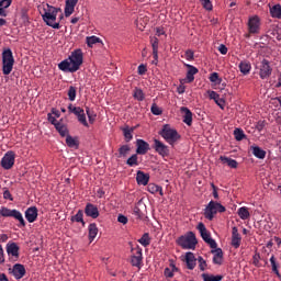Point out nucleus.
<instances>
[{
    "mask_svg": "<svg viewBox=\"0 0 281 281\" xmlns=\"http://www.w3.org/2000/svg\"><path fill=\"white\" fill-rule=\"evenodd\" d=\"M186 262L187 269L193 271L194 267H196V257H194V252H187L186 254Z\"/></svg>",
    "mask_w": 281,
    "mask_h": 281,
    "instance_id": "nucleus-22",
    "label": "nucleus"
},
{
    "mask_svg": "<svg viewBox=\"0 0 281 281\" xmlns=\"http://www.w3.org/2000/svg\"><path fill=\"white\" fill-rule=\"evenodd\" d=\"M150 150V144H148L144 139H137L136 140V154L137 155H146Z\"/></svg>",
    "mask_w": 281,
    "mask_h": 281,
    "instance_id": "nucleus-14",
    "label": "nucleus"
},
{
    "mask_svg": "<svg viewBox=\"0 0 281 281\" xmlns=\"http://www.w3.org/2000/svg\"><path fill=\"white\" fill-rule=\"evenodd\" d=\"M220 160L222 161V164H226V166L228 168H238V161H236L229 157L221 156Z\"/></svg>",
    "mask_w": 281,
    "mask_h": 281,
    "instance_id": "nucleus-31",
    "label": "nucleus"
},
{
    "mask_svg": "<svg viewBox=\"0 0 281 281\" xmlns=\"http://www.w3.org/2000/svg\"><path fill=\"white\" fill-rule=\"evenodd\" d=\"M270 36L272 38H276V41H281V33H280V30L279 29H272L270 32H269Z\"/></svg>",
    "mask_w": 281,
    "mask_h": 281,
    "instance_id": "nucleus-50",
    "label": "nucleus"
},
{
    "mask_svg": "<svg viewBox=\"0 0 281 281\" xmlns=\"http://www.w3.org/2000/svg\"><path fill=\"white\" fill-rule=\"evenodd\" d=\"M238 67L239 71L244 76H248V74L251 71V64H249L248 61H241Z\"/></svg>",
    "mask_w": 281,
    "mask_h": 281,
    "instance_id": "nucleus-35",
    "label": "nucleus"
},
{
    "mask_svg": "<svg viewBox=\"0 0 281 281\" xmlns=\"http://www.w3.org/2000/svg\"><path fill=\"white\" fill-rule=\"evenodd\" d=\"M234 137H235L236 142H243V139H245L247 137V135H245V131H243V128H235Z\"/></svg>",
    "mask_w": 281,
    "mask_h": 281,
    "instance_id": "nucleus-37",
    "label": "nucleus"
},
{
    "mask_svg": "<svg viewBox=\"0 0 281 281\" xmlns=\"http://www.w3.org/2000/svg\"><path fill=\"white\" fill-rule=\"evenodd\" d=\"M5 249H7L8 256H12V258H19V256H20L19 251H20L21 248L19 247V245L16 243L9 241L7 244Z\"/></svg>",
    "mask_w": 281,
    "mask_h": 281,
    "instance_id": "nucleus-16",
    "label": "nucleus"
},
{
    "mask_svg": "<svg viewBox=\"0 0 281 281\" xmlns=\"http://www.w3.org/2000/svg\"><path fill=\"white\" fill-rule=\"evenodd\" d=\"M211 254H213V265H223V249L212 248Z\"/></svg>",
    "mask_w": 281,
    "mask_h": 281,
    "instance_id": "nucleus-19",
    "label": "nucleus"
},
{
    "mask_svg": "<svg viewBox=\"0 0 281 281\" xmlns=\"http://www.w3.org/2000/svg\"><path fill=\"white\" fill-rule=\"evenodd\" d=\"M215 103L222 109L225 108V100L221 99V97L215 100Z\"/></svg>",
    "mask_w": 281,
    "mask_h": 281,
    "instance_id": "nucleus-64",
    "label": "nucleus"
},
{
    "mask_svg": "<svg viewBox=\"0 0 281 281\" xmlns=\"http://www.w3.org/2000/svg\"><path fill=\"white\" fill-rule=\"evenodd\" d=\"M133 214H134V216H136V218H142V216H144V213H142V210L138 209V206L134 207Z\"/></svg>",
    "mask_w": 281,
    "mask_h": 281,
    "instance_id": "nucleus-58",
    "label": "nucleus"
},
{
    "mask_svg": "<svg viewBox=\"0 0 281 281\" xmlns=\"http://www.w3.org/2000/svg\"><path fill=\"white\" fill-rule=\"evenodd\" d=\"M55 128L61 137H67V135H69V128H67L65 123H61V122L57 123L55 125Z\"/></svg>",
    "mask_w": 281,
    "mask_h": 281,
    "instance_id": "nucleus-30",
    "label": "nucleus"
},
{
    "mask_svg": "<svg viewBox=\"0 0 281 281\" xmlns=\"http://www.w3.org/2000/svg\"><path fill=\"white\" fill-rule=\"evenodd\" d=\"M9 273H12L13 278L16 280H21L27 271L25 270V266L22 263H15L12 268H9Z\"/></svg>",
    "mask_w": 281,
    "mask_h": 281,
    "instance_id": "nucleus-13",
    "label": "nucleus"
},
{
    "mask_svg": "<svg viewBox=\"0 0 281 281\" xmlns=\"http://www.w3.org/2000/svg\"><path fill=\"white\" fill-rule=\"evenodd\" d=\"M150 43H151V47H153L154 59L159 60V38L151 37Z\"/></svg>",
    "mask_w": 281,
    "mask_h": 281,
    "instance_id": "nucleus-24",
    "label": "nucleus"
},
{
    "mask_svg": "<svg viewBox=\"0 0 281 281\" xmlns=\"http://www.w3.org/2000/svg\"><path fill=\"white\" fill-rule=\"evenodd\" d=\"M159 135L169 144L170 146H175L181 139V135L177 130L170 127L169 124L164 125L162 130L160 131Z\"/></svg>",
    "mask_w": 281,
    "mask_h": 281,
    "instance_id": "nucleus-3",
    "label": "nucleus"
},
{
    "mask_svg": "<svg viewBox=\"0 0 281 281\" xmlns=\"http://www.w3.org/2000/svg\"><path fill=\"white\" fill-rule=\"evenodd\" d=\"M85 214L90 218H98V216H100V211L98 210V206H95L94 204L88 203L85 207Z\"/></svg>",
    "mask_w": 281,
    "mask_h": 281,
    "instance_id": "nucleus-17",
    "label": "nucleus"
},
{
    "mask_svg": "<svg viewBox=\"0 0 281 281\" xmlns=\"http://www.w3.org/2000/svg\"><path fill=\"white\" fill-rule=\"evenodd\" d=\"M70 221L71 223H81L82 227L87 225L85 222V212L82 210H79L76 215L71 216Z\"/></svg>",
    "mask_w": 281,
    "mask_h": 281,
    "instance_id": "nucleus-27",
    "label": "nucleus"
},
{
    "mask_svg": "<svg viewBox=\"0 0 281 281\" xmlns=\"http://www.w3.org/2000/svg\"><path fill=\"white\" fill-rule=\"evenodd\" d=\"M248 33L249 34H260V18L254 15L248 20Z\"/></svg>",
    "mask_w": 281,
    "mask_h": 281,
    "instance_id": "nucleus-12",
    "label": "nucleus"
},
{
    "mask_svg": "<svg viewBox=\"0 0 281 281\" xmlns=\"http://www.w3.org/2000/svg\"><path fill=\"white\" fill-rule=\"evenodd\" d=\"M226 209L223 204L212 200L209 202V204L206 205L205 210H204V216L205 218H207V221H214V215L215 214H223V212H225Z\"/></svg>",
    "mask_w": 281,
    "mask_h": 281,
    "instance_id": "nucleus-5",
    "label": "nucleus"
},
{
    "mask_svg": "<svg viewBox=\"0 0 281 281\" xmlns=\"http://www.w3.org/2000/svg\"><path fill=\"white\" fill-rule=\"evenodd\" d=\"M210 82H215V85H221L223 79L218 76V72H212L209 77Z\"/></svg>",
    "mask_w": 281,
    "mask_h": 281,
    "instance_id": "nucleus-46",
    "label": "nucleus"
},
{
    "mask_svg": "<svg viewBox=\"0 0 281 281\" xmlns=\"http://www.w3.org/2000/svg\"><path fill=\"white\" fill-rule=\"evenodd\" d=\"M3 199L9 200V201H14V198L12 196V193H10V190L5 189L3 191Z\"/></svg>",
    "mask_w": 281,
    "mask_h": 281,
    "instance_id": "nucleus-59",
    "label": "nucleus"
},
{
    "mask_svg": "<svg viewBox=\"0 0 281 281\" xmlns=\"http://www.w3.org/2000/svg\"><path fill=\"white\" fill-rule=\"evenodd\" d=\"M241 241L243 237L240 236V233H238V227L234 226L232 228V247L238 249V247H240Z\"/></svg>",
    "mask_w": 281,
    "mask_h": 281,
    "instance_id": "nucleus-15",
    "label": "nucleus"
},
{
    "mask_svg": "<svg viewBox=\"0 0 281 281\" xmlns=\"http://www.w3.org/2000/svg\"><path fill=\"white\" fill-rule=\"evenodd\" d=\"M47 120L49 123L53 124V126L56 127V124H59L60 122L56 121V116L52 115V113L47 114Z\"/></svg>",
    "mask_w": 281,
    "mask_h": 281,
    "instance_id": "nucleus-55",
    "label": "nucleus"
},
{
    "mask_svg": "<svg viewBox=\"0 0 281 281\" xmlns=\"http://www.w3.org/2000/svg\"><path fill=\"white\" fill-rule=\"evenodd\" d=\"M12 5V0H0V8L8 10Z\"/></svg>",
    "mask_w": 281,
    "mask_h": 281,
    "instance_id": "nucleus-54",
    "label": "nucleus"
},
{
    "mask_svg": "<svg viewBox=\"0 0 281 281\" xmlns=\"http://www.w3.org/2000/svg\"><path fill=\"white\" fill-rule=\"evenodd\" d=\"M270 265L272 267V272L280 278V270H278V263L276 262V256H271L270 258Z\"/></svg>",
    "mask_w": 281,
    "mask_h": 281,
    "instance_id": "nucleus-44",
    "label": "nucleus"
},
{
    "mask_svg": "<svg viewBox=\"0 0 281 281\" xmlns=\"http://www.w3.org/2000/svg\"><path fill=\"white\" fill-rule=\"evenodd\" d=\"M251 151L257 159H265L267 157V151H265L262 148L259 146H251Z\"/></svg>",
    "mask_w": 281,
    "mask_h": 281,
    "instance_id": "nucleus-28",
    "label": "nucleus"
},
{
    "mask_svg": "<svg viewBox=\"0 0 281 281\" xmlns=\"http://www.w3.org/2000/svg\"><path fill=\"white\" fill-rule=\"evenodd\" d=\"M188 71H187V82H194V76L199 74V69L192 65H187Z\"/></svg>",
    "mask_w": 281,
    "mask_h": 281,
    "instance_id": "nucleus-25",
    "label": "nucleus"
},
{
    "mask_svg": "<svg viewBox=\"0 0 281 281\" xmlns=\"http://www.w3.org/2000/svg\"><path fill=\"white\" fill-rule=\"evenodd\" d=\"M15 159L16 154H14V151L12 150H9L2 157L0 165L4 170H12V168L14 167Z\"/></svg>",
    "mask_w": 281,
    "mask_h": 281,
    "instance_id": "nucleus-9",
    "label": "nucleus"
},
{
    "mask_svg": "<svg viewBox=\"0 0 281 281\" xmlns=\"http://www.w3.org/2000/svg\"><path fill=\"white\" fill-rule=\"evenodd\" d=\"M86 113L88 115V120L91 124H93V122H95V114L93 112H91V110L89 108H86Z\"/></svg>",
    "mask_w": 281,
    "mask_h": 281,
    "instance_id": "nucleus-53",
    "label": "nucleus"
},
{
    "mask_svg": "<svg viewBox=\"0 0 281 281\" xmlns=\"http://www.w3.org/2000/svg\"><path fill=\"white\" fill-rule=\"evenodd\" d=\"M126 165L130 166V168H135V166H139V160H138L137 154L132 155L126 160Z\"/></svg>",
    "mask_w": 281,
    "mask_h": 281,
    "instance_id": "nucleus-36",
    "label": "nucleus"
},
{
    "mask_svg": "<svg viewBox=\"0 0 281 281\" xmlns=\"http://www.w3.org/2000/svg\"><path fill=\"white\" fill-rule=\"evenodd\" d=\"M200 1L205 10H212V1L210 0H200Z\"/></svg>",
    "mask_w": 281,
    "mask_h": 281,
    "instance_id": "nucleus-56",
    "label": "nucleus"
},
{
    "mask_svg": "<svg viewBox=\"0 0 281 281\" xmlns=\"http://www.w3.org/2000/svg\"><path fill=\"white\" fill-rule=\"evenodd\" d=\"M147 190L150 192V194H157V192H159L160 196H164V188L155 183H149L147 186Z\"/></svg>",
    "mask_w": 281,
    "mask_h": 281,
    "instance_id": "nucleus-32",
    "label": "nucleus"
},
{
    "mask_svg": "<svg viewBox=\"0 0 281 281\" xmlns=\"http://www.w3.org/2000/svg\"><path fill=\"white\" fill-rule=\"evenodd\" d=\"M42 19L46 25L53 27V30H60V22H56L58 12H63L60 8L50 5L49 3L43 4Z\"/></svg>",
    "mask_w": 281,
    "mask_h": 281,
    "instance_id": "nucleus-2",
    "label": "nucleus"
},
{
    "mask_svg": "<svg viewBox=\"0 0 281 281\" xmlns=\"http://www.w3.org/2000/svg\"><path fill=\"white\" fill-rule=\"evenodd\" d=\"M86 43L88 45V47H93L95 44L98 43H102V40H100V37L92 35L86 38Z\"/></svg>",
    "mask_w": 281,
    "mask_h": 281,
    "instance_id": "nucleus-38",
    "label": "nucleus"
},
{
    "mask_svg": "<svg viewBox=\"0 0 281 281\" xmlns=\"http://www.w3.org/2000/svg\"><path fill=\"white\" fill-rule=\"evenodd\" d=\"M123 135L125 137V142H131L133 139V130L126 127L123 130Z\"/></svg>",
    "mask_w": 281,
    "mask_h": 281,
    "instance_id": "nucleus-48",
    "label": "nucleus"
},
{
    "mask_svg": "<svg viewBox=\"0 0 281 281\" xmlns=\"http://www.w3.org/2000/svg\"><path fill=\"white\" fill-rule=\"evenodd\" d=\"M75 11H76V7L65 4L64 12L66 18H69Z\"/></svg>",
    "mask_w": 281,
    "mask_h": 281,
    "instance_id": "nucleus-49",
    "label": "nucleus"
},
{
    "mask_svg": "<svg viewBox=\"0 0 281 281\" xmlns=\"http://www.w3.org/2000/svg\"><path fill=\"white\" fill-rule=\"evenodd\" d=\"M85 63V56L82 49H75L67 59H64L58 64V69L64 74H76L82 67Z\"/></svg>",
    "mask_w": 281,
    "mask_h": 281,
    "instance_id": "nucleus-1",
    "label": "nucleus"
},
{
    "mask_svg": "<svg viewBox=\"0 0 281 281\" xmlns=\"http://www.w3.org/2000/svg\"><path fill=\"white\" fill-rule=\"evenodd\" d=\"M142 250H137L136 255L132 256L131 265L132 267H137L138 269H142Z\"/></svg>",
    "mask_w": 281,
    "mask_h": 281,
    "instance_id": "nucleus-26",
    "label": "nucleus"
},
{
    "mask_svg": "<svg viewBox=\"0 0 281 281\" xmlns=\"http://www.w3.org/2000/svg\"><path fill=\"white\" fill-rule=\"evenodd\" d=\"M153 148L160 157H168L170 155V148L168 145L161 143V140L155 138Z\"/></svg>",
    "mask_w": 281,
    "mask_h": 281,
    "instance_id": "nucleus-11",
    "label": "nucleus"
},
{
    "mask_svg": "<svg viewBox=\"0 0 281 281\" xmlns=\"http://www.w3.org/2000/svg\"><path fill=\"white\" fill-rule=\"evenodd\" d=\"M270 14L272 19H280L281 20V4H274L270 8Z\"/></svg>",
    "mask_w": 281,
    "mask_h": 281,
    "instance_id": "nucleus-34",
    "label": "nucleus"
},
{
    "mask_svg": "<svg viewBox=\"0 0 281 281\" xmlns=\"http://www.w3.org/2000/svg\"><path fill=\"white\" fill-rule=\"evenodd\" d=\"M164 273H165L166 278H175V272H172V270H170V268H166Z\"/></svg>",
    "mask_w": 281,
    "mask_h": 281,
    "instance_id": "nucleus-63",
    "label": "nucleus"
},
{
    "mask_svg": "<svg viewBox=\"0 0 281 281\" xmlns=\"http://www.w3.org/2000/svg\"><path fill=\"white\" fill-rule=\"evenodd\" d=\"M88 232H89V240L90 243H93V240H95V236H98V224L91 223L88 226Z\"/></svg>",
    "mask_w": 281,
    "mask_h": 281,
    "instance_id": "nucleus-29",
    "label": "nucleus"
},
{
    "mask_svg": "<svg viewBox=\"0 0 281 281\" xmlns=\"http://www.w3.org/2000/svg\"><path fill=\"white\" fill-rule=\"evenodd\" d=\"M150 111L153 113V115H161V113H164V111H161L158 106L157 103H153Z\"/></svg>",
    "mask_w": 281,
    "mask_h": 281,
    "instance_id": "nucleus-52",
    "label": "nucleus"
},
{
    "mask_svg": "<svg viewBox=\"0 0 281 281\" xmlns=\"http://www.w3.org/2000/svg\"><path fill=\"white\" fill-rule=\"evenodd\" d=\"M146 71H148V69L146 68V65L140 64V65L138 66V75H139V76H144V74H146Z\"/></svg>",
    "mask_w": 281,
    "mask_h": 281,
    "instance_id": "nucleus-61",
    "label": "nucleus"
},
{
    "mask_svg": "<svg viewBox=\"0 0 281 281\" xmlns=\"http://www.w3.org/2000/svg\"><path fill=\"white\" fill-rule=\"evenodd\" d=\"M272 71L273 69L271 68L269 60L262 59L259 65V77L261 78V80H267V78H270Z\"/></svg>",
    "mask_w": 281,
    "mask_h": 281,
    "instance_id": "nucleus-10",
    "label": "nucleus"
},
{
    "mask_svg": "<svg viewBox=\"0 0 281 281\" xmlns=\"http://www.w3.org/2000/svg\"><path fill=\"white\" fill-rule=\"evenodd\" d=\"M10 218H14L15 221H19L18 227H25L26 223L25 220L23 218V213L21 211L13 209L11 212Z\"/></svg>",
    "mask_w": 281,
    "mask_h": 281,
    "instance_id": "nucleus-20",
    "label": "nucleus"
},
{
    "mask_svg": "<svg viewBox=\"0 0 281 281\" xmlns=\"http://www.w3.org/2000/svg\"><path fill=\"white\" fill-rule=\"evenodd\" d=\"M134 98L135 100H138V102H144L146 95L144 94V91L142 89L135 88Z\"/></svg>",
    "mask_w": 281,
    "mask_h": 281,
    "instance_id": "nucleus-42",
    "label": "nucleus"
},
{
    "mask_svg": "<svg viewBox=\"0 0 281 281\" xmlns=\"http://www.w3.org/2000/svg\"><path fill=\"white\" fill-rule=\"evenodd\" d=\"M220 54H222L223 56H225L228 52L227 49V46H225L224 44H221L218 47H217Z\"/></svg>",
    "mask_w": 281,
    "mask_h": 281,
    "instance_id": "nucleus-60",
    "label": "nucleus"
},
{
    "mask_svg": "<svg viewBox=\"0 0 281 281\" xmlns=\"http://www.w3.org/2000/svg\"><path fill=\"white\" fill-rule=\"evenodd\" d=\"M14 69V55L12 49L7 48L2 52V74L4 76H10Z\"/></svg>",
    "mask_w": 281,
    "mask_h": 281,
    "instance_id": "nucleus-4",
    "label": "nucleus"
},
{
    "mask_svg": "<svg viewBox=\"0 0 281 281\" xmlns=\"http://www.w3.org/2000/svg\"><path fill=\"white\" fill-rule=\"evenodd\" d=\"M196 229L200 232L201 238L211 247V249H216L218 247V244H216V240L212 239V235L207 232V228L205 227V224L200 222L196 226Z\"/></svg>",
    "mask_w": 281,
    "mask_h": 281,
    "instance_id": "nucleus-7",
    "label": "nucleus"
},
{
    "mask_svg": "<svg viewBox=\"0 0 281 281\" xmlns=\"http://www.w3.org/2000/svg\"><path fill=\"white\" fill-rule=\"evenodd\" d=\"M139 245L143 247H148L150 245V235L148 233H145L142 238L138 239Z\"/></svg>",
    "mask_w": 281,
    "mask_h": 281,
    "instance_id": "nucleus-43",
    "label": "nucleus"
},
{
    "mask_svg": "<svg viewBox=\"0 0 281 281\" xmlns=\"http://www.w3.org/2000/svg\"><path fill=\"white\" fill-rule=\"evenodd\" d=\"M117 221H119V223H122V225H126V223H128V217H126V216L120 214V215L117 216Z\"/></svg>",
    "mask_w": 281,
    "mask_h": 281,
    "instance_id": "nucleus-62",
    "label": "nucleus"
},
{
    "mask_svg": "<svg viewBox=\"0 0 281 281\" xmlns=\"http://www.w3.org/2000/svg\"><path fill=\"white\" fill-rule=\"evenodd\" d=\"M202 278L204 281H221V280H223V276H221V274L214 276V274L203 273Z\"/></svg>",
    "mask_w": 281,
    "mask_h": 281,
    "instance_id": "nucleus-41",
    "label": "nucleus"
},
{
    "mask_svg": "<svg viewBox=\"0 0 281 281\" xmlns=\"http://www.w3.org/2000/svg\"><path fill=\"white\" fill-rule=\"evenodd\" d=\"M237 214L239 218H241V221H247V218L251 216V214L249 213V209H247V206L239 207Z\"/></svg>",
    "mask_w": 281,
    "mask_h": 281,
    "instance_id": "nucleus-33",
    "label": "nucleus"
},
{
    "mask_svg": "<svg viewBox=\"0 0 281 281\" xmlns=\"http://www.w3.org/2000/svg\"><path fill=\"white\" fill-rule=\"evenodd\" d=\"M76 95H77V89L74 86H70L68 89V100H70V102H75L76 101Z\"/></svg>",
    "mask_w": 281,
    "mask_h": 281,
    "instance_id": "nucleus-45",
    "label": "nucleus"
},
{
    "mask_svg": "<svg viewBox=\"0 0 281 281\" xmlns=\"http://www.w3.org/2000/svg\"><path fill=\"white\" fill-rule=\"evenodd\" d=\"M136 181L138 186H148V181H150V175L144 173V171H137Z\"/></svg>",
    "mask_w": 281,
    "mask_h": 281,
    "instance_id": "nucleus-21",
    "label": "nucleus"
},
{
    "mask_svg": "<svg viewBox=\"0 0 281 281\" xmlns=\"http://www.w3.org/2000/svg\"><path fill=\"white\" fill-rule=\"evenodd\" d=\"M181 113H183V122L187 126H192V111L190 109L182 106L180 109Z\"/></svg>",
    "mask_w": 281,
    "mask_h": 281,
    "instance_id": "nucleus-23",
    "label": "nucleus"
},
{
    "mask_svg": "<svg viewBox=\"0 0 281 281\" xmlns=\"http://www.w3.org/2000/svg\"><path fill=\"white\" fill-rule=\"evenodd\" d=\"M0 216H3L4 218H10V216H12V209L2 206L0 209Z\"/></svg>",
    "mask_w": 281,
    "mask_h": 281,
    "instance_id": "nucleus-47",
    "label": "nucleus"
},
{
    "mask_svg": "<svg viewBox=\"0 0 281 281\" xmlns=\"http://www.w3.org/2000/svg\"><path fill=\"white\" fill-rule=\"evenodd\" d=\"M128 153H131V146L128 145H123L119 148V154L117 157L122 158V157H127Z\"/></svg>",
    "mask_w": 281,
    "mask_h": 281,
    "instance_id": "nucleus-39",
    "label": "nucleus"
},
{
    "mask_svg": "<svg viewBox=\"0 0 281 281\" xmlns=\"http://www.w3.org/2000/svg\"><path fill=\"white\" fill-rule=\"evenodd\" d=\"M179 247L182 249H195L196 247V235L192 232L182 235L177 240Z\"/></svg>",
    "mask_w": 281,
    "mask_h": 281,
    "instance_id": "nucleus-6",
    "label": "nucleus"
},
{
    "mask_svg": "<svg viewBox=\"0 0 281 281\" xmlns=\"http://www.w3.org/2000/svg\"><path fill=\"white\" fill-rule=\"evenodd\" d=\"M25 218L30 223L36 222V218H38V209L36 206H31L25 211Z\"/></svg>",
    "mask_w": 281,
    "mask_h": 281,
    "instance_id": "nucleus-18",
    "label": "nucleus"
},
{
    "mask_svg": "<svg viewBox=\"0 0 281 281\" xmlns=\"http://www.w3.org/2000/svg\"><path fill=\"white\" fill-rule=\"evenodd\" d=\"M66 144L68 148H78V140L69 134L66 136Z\"/></svg>",
    "mask_w": 281,
    "mask_h": 281,
    "instance_id": "nucleus-40",
    "label": "nucleus"
},
{
    "mask_svg": "<svg viewBox=\"0 0 281 281\" xmlns=\"http://www.w3.org/2000/svg\"><path fill=\"white\" fill-rule=\"evenodd\" d=\"M220 97H221V95H220L218 93H216V91H214V90H210V91H209V98H210L211 100H214V102H215L216 100H218Z\"/></svg>",
    "mask_w": 281,
    "mask_h": 281,
    "instance_id": "nucleus-57",
    "label": "nucleus"
},
{
    "mask_svg": "<svg viewBox=\"0 0 281 281\" xmlns=\"http://www.w3.org/2000/svg\"><path fill=\"white\" fill-rule=\"evenodd\" d=\"M69 113H74L76 115L78 122L82 124L83 126H89V123L87 122V115L85 114V110L80 106H74V104L68 105Z\"/></svg>",
    "mask_w": 281,
    "mask_h": 281,
    "instance_id": "nucleus-8",
    "label": "nucleus"
},
{
    "mask_svg": "<svg viewBox=\"0 0 281 281\" xmlns=\"http://www.w3.org/2000/svg\"><path fill=\"white\" fill-rule=\"evenodd\" d=\"M198 262H199V268L201 271H205V269H207V261H205V259H203V257H198Z\"/></svg>",
    "mask_w": 281,
    "mask_h": 281,
    "instance_id": "nucleus-51",
    "label": "nucleus"
}]
</instances>
